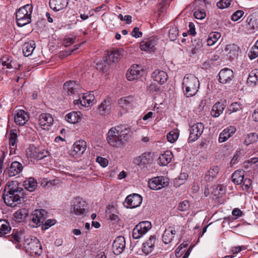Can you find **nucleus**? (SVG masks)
Segmentation results:
<instances>
[{
  "instance_id": "obj_1",
  "label": "nucleus",
  "mask_w": 258,
  "mask_h": 258,
  "mask_svg": "<svg viewBox=\"0 0 258 258\" xmlns=\"http://www.w3.org/2000/svg\"><path fill=\"white\" fill-rule=\"evenodd\" d=\"M3 198L6 205L14 207L24 198L23 189L19 186L17 181H9L5 188Z\"/></svg>"
},
{
  "instance_id": "obj_2",
  "label": "nucleus",
  "mask_w": 258,
  "mask_h": 258,
  "mask_svg": "<svg viewBox=\"0 0 258 258\" xmlns=\"http://www.w3.org/2000/svg\"><path fill=\"white\" fill-rule=\"evenodd\" d=\"M129 132V129L126 127H112L107 133V142L112 147L120 148L127 141Z\"/></svg>"
},
{
  "instance_id": "obj_3",
  "label": "nucleus",
  "mask_w": 258,
  "mask_h": 258,
  "mask_svg": "<svg viewBox=\"0 0 258 258\" xmlns=\"http://www.w3.org/2000/svg\"><path fill=\"white\" fill-rule=\"evenodd\" d=\"M182 87L184 94L187 97H192L198 92L200 82L194 75L186 74L183 79Z\"/></svg>"
},
{
  "instance_id": "obj_4",
  "label": "nucleus",
  "mask_w": 258,
  "mask_h": 258,
  "mask_svg": "<svg viewBox=\"0 0 258 258\" xmlns=\"http://www.w3.org/2000/svg\"><path fill=\"white\" fill-rule=\"evenodd\" d=\"M32 11V6L27 4L20 8L16 12V22L19 27H23L31 22Z\"/></svg>"
},
{
  "instance_id": "obj_5",
  "label": "nucleus",
  "mask_w": 258,
  "mask_h": 258,
  "mask_svg": "<svg viewBox=\"0 0 258 258\" xmlns=\"http://www.w3.org/2000/svg\"><path fill=\"white\" fill-rule=\"evenodd\" d=\"M23 245L26 251L32 255L40 256L42 253V245L39 239L35 237H24Z\"/></svg>"
},
{
  "instance_id": "obj_6",
  "label": "nucleus",
  "mask_w": 258,
  "mask_h": 258,
  "mask_svg": "<svg viewBox=\"0 0 258 258\" xmlns=\"http://www.w3.org/2000/svg\"><path fill=\"white\" fill-rule=\"evenodd\" d=\"M169 184L168 178L159 176L150 179L148 182V187L152 190H158L167 186Z\"/></svg>"
},
{
  "instance_id": "obj_7",
  "label": "nucleus",
  "mask_w": 258,
  "mask_h": 258,
  "mask_svg": "<svg viewBox=\"0 0 258 258\" xmlns=\"http://www.w3.org/2000/svg\"><path fill=\"white\" fill-rule=\"evenodd\" d=\"M152 228L150 222L144 221L140 222L133 229L132 235L135 239H139L144 235Z\"/></svg>"
},
{
  "instance_id": "obj_8",
  "label": "nucleus",
  "mask_w": 258,
  "mask_h": 258,
  "mask_svg": "<svg viewBox=\"0 0 258 258\" xmlns=\"http://www.w3.org/2000/svg\"><path fill=\"white\" fill-rule=\"evenodd\" d=\"M46 212L43 209L36 210L32 212L30 217V225L33 227H36L42 223L45 219Z\"/></svg>"
},
{
  "instance_id": "obj_9",
  "label": "nucleus",
  "mask_w": 258,
  "mask_h": 258,
  "mask_svg": "<svg viewBox=\"0 0 258 258\" xmlns=\"http://www.w3.org/2000/svg\"><path fill=\"white\" fill-rule=\"evenodd\" d=\"M204 130V124L198 122L193 124L189 128L188 140L190 142H195L202 135Z\"/></svg>"
},
{
  "instance_id": "obj_10",
  "label": "nucleus",
  "mask_w": 258,
  "mask_h": 258,
  "mask_svg": "<svg viewBox=\"0 0 258 258\" xmlns=\"http://www.w3.org/2000/svg\"><path fill=\"white\" fill-rule=\"evenodd\" d=\"M142 202V197L139 194H134L128 196L123 203L127 208H135L140 206Z\"/></svg>"
},
{
  "instance_id": "obj_11",
  "label": "nucleus",
  "mask_w": 258,
  "mask_h": 258,
  "mask_svg": "<svg viewBox=\"0 0 258 258\" xmlns=\"http://www.w3.org/2000/svg\"><path fill=\"white\" fill-rule=\"evenodd\" d=\"M87 148V143L82 140L77 141L70 151V155L73 157L80 156L84 153Z\"/></svg>"
},
{
  "instance_id": "obj_12",
  "label": "nucleus",
  "mask_w": 258,
  "mask_h": 258,
  "mask_svg": "<svg viewBox=\"0 0 258 258\" xmlns=\"http://www.w3.org/2000/svg\"><path fill=\"white\" fill-rule=\"evenodd\" d=\"M233 78L234 74L233 71L228 68L222 69L217 76L218 81L223 84L230 83Z\"/></svg>"
},
{
  "instance_id": "obj_13",
  "label": "nucleus",
  "mask_w": 258,
  "mask_h": 258,
  "mask_svg": "<svg viewBox=\"0 0 258 258\" xmlns=\"http://www.w3.org/2000/svg\"><path fill=\"white\" fill-rule=\"evenodd\" d=\"M53 118L51 114L47 113H41L39 117V124L42 129L48 131L52 125Z\"/></svg>"
},
{
  "instance_id": "obj_14",
  "label": "nucleus",
  "mask_w": 258,
  "mask_h": 258,
  "mask_svg": "<svg viewBox=\"0 0 258 258\" xmlns=\"http://www.w3.org/2000/svg\"><path fill=\"white\" fill-rule=\"evenodd\" d=\"M157 42V40L154 38H147L141 42L140 47L142 51L154 52Z\"/></svg>"
},
{
  "instance_id": "obj_15",
  "label": "nucleus",
  "mask_w": 258,
  "mask_h": 258,
  "mask_svg": "<svg viewBox=\"0 0 258 258\" xmlns=\"http://www.w3.org/2000/svg\"><path fill=\"white\" fill-rule=\"evenodd\" d=\"M63 89L68 95H75L79 93L81 87L76 81H69L63 84Z\"/></svg>"
},
{
  "instance_id": "obj_16",
  "label": "nucleus",
  "mask_w": 258,
  "mask_h": 258,
  "mask_svg": "<svg viewBox=\"0 0 258 258\" xmlns=\"http://www.w3.org/2000/svg\"><path fill=\"white\" fill-rule=\"evenodd\" d=\"M246 23L250 30L253 32L258 31V11L251 13L247 17Z\"/></svg>"
},
{
  "instance_id": "obj_17",
  "label": "nucleus",
  "mask_w": 258,
  "mask_h": 258,
  "mask_svg": "<svg viewBox=\"0 0 258 258\" xmlns=\"http://www.w3.org/2000/svg\"><path fill=\"white\" fill-rule=\"evenodd\" d=\"M125 246V239L123 236L117 237L114 241L112 245L113 252L115 255L122 252Z\"/></svg>"
},
{
  "instance_id": "obj_18",
  "label": "nucleus",
  "mask_w": 258,
  "mask_h": 258,
  "mask_svg": "<svg viewBox=\"0 0 258 258\" xmlns=\"http://www.w3.org/2000/svg\"><path fill=\"white\" fill-rule=\"evenodd\" d=\"M94 99V96L93 94L89 93L84 94L82 97L79 99L75 100V104H80L82 106L89 107L93 105V101Z\"/></svg>"
},
{
  "instance_id": "obj_19",
  "label": "nucleus",
  "mask_w": 258,
  "mask_h": 258,
  "mask_svg": "<svg viewBox=\"0 0 258 258\" xmlns=\"http://www.w3.org/2000/svg\"><path fill=\"white\" fill-rule=\"evenodd\" d=\"M29 119V115L25 111L18 109L15 112V122L20 125H24Z\"/></svg>"
},
{
  "instance_id": "obj_20",
  "label": "nucleus",
  "mask_w": 258,
  "mask_h": 258,
  "mask_svg": "<svg viewBox=\"0 0 258 258\" xmlns=\"http://www.w3.org/2000/svg\"><path fill=\"white\" fill-rule=\"evenodd\" d=\"M111 100L109 98H106L98 107V112L101 116H105L111 112Z\"/></svg>"
},
{
  "instance_id": "obj_21",
  "label": "nucleus",
  "mask_w": 258,
  "mask_h": 258,
  "mask_svg": "<svg viewBox=\"0 0 258 258\" xmlns=\"http://www.w3.org/2000/svg\"><path fill=\"white\" fill-rule=\"evenodd\" d=\"M236 131V127L233 125H230L225 129L220 134L219 136V142L223 143L226 141L229 138L232 137Z\"/></svg>"
},
{
  "instance_id": "obj_22",
  "label": "nucleus",
  "mask_w": 258,
  "mask_h": 258,
  "mask_svg": "<svg viewBox=\"0 0 258 258\" xmlns=\"http://www.w3.org/2000/svg\"><path fill=\"white\" fill-rule=\"evenodd\" d=\"M86 203L81 199L77 198L74 203L73 213L77 215H82L85 212Z\"/></svg>"
},
{
  "instance_id": "obj_23",
  "label": "nucleus",
  "mask_w": 258,
  "mask_h": 258,
  "mask_svg": "<svg viewBox=\"0 0 258 258\" xmlns=\"http://www.w3.org/2000/svg\"><path fill=\"white\" fill-rule=\"evenodd\" d=\"M140 67L139 66L133 65L126 73L127 79L130 81L138 79L140 77Z\"/></svg>"
},
{
  "instance_id": "obj_24",
  "label": "nucleus",
  "mask_w": 258,
  "mask_h": 258,
  "mask_svg": "<svg viewBox=\"0 0 258 258\" xmlns=\"http://www.w3.org/2000/svg\"><path fill=\"white\" fill-rule=\"evenodd\" d=\"M123 50L115 49L108 51L106 60L108 63L117 62L122 56Z\"/></svg>"
},
{
  "instance_id": "obj_25",
  "label": "nucleus",
  "mask_w": 258,
  "mask_h": 258,
  "mask_svg": "<svg viewBox=\"0 0 258 258\" xmlns=\"http://www.w3.org/2000/svg\"><path fill=\"white\" fill-rule=\"evenodd\" d=\"M83 115L80 111H72L67 113L65 116L66 120L70 123L75 124L80 122Z\"/></svg>"
},
{
  "instance_id": "obj_26",
  "label": "nucleus",
  "mask_w": 258,
  "mask_h": 258,
  "mask_svg": "<svg viewBox=\"0 0 258 258\" xmlns=\"http://www.w3.org/2000/svg\"><path fill=\"white\" fill-rule=\"evenodd\" d=\"M50 8L54 11H59L66 8L69 3V0H49Z\"/></svg>"
},
{
  "instance_id": "obj_27",
  "label": "nucleus",
  "mask_w": 258,
  "mask_h": 258,
  "mask_svg": "<svg viewBox=\"0 0 258 258\" xmlns=\"http://www.w3.org/2000/svg\"><path fill=\"white\" fill-rule=\"evenodd\" d=\"M156 237L155 236H150L149 238L143 244L142 250L146 254L150 253L154 249Z\"/></svg>"
},
{
  "instance_id": "obj_28",
  "label": "nucleus",
  "mask_w": 258,
  "mask_h": 258,
  "mask_svg": "<svg viewBox=\"0 0 258 258\" xmlns=\"http://www.w3.org/2000/svg\"><path fill=\"white\" fill-rule=\"evenodd\" d=\"M135 102V98L132 96H128L120 98L118 103L120 107L128 110L132 107Z\"/></svg>"
},
{
  "instance_id": "obj_29",
  "label": "nucleus",
  "mask_w": 258,
  "mask_h": 258,
  "mask_svg": "<svg viewBox=\"0 0 258 258\" xmlns=\"http://www.w3.org/2000/svg\"><path fill=\"white\" fill-rule=\"evenodd\" d=\"M176 234L175 228L173 227H169L166 228L162 235V240L165 244L170 243Z\"/></svg>"
},
{
  "instance_id": "obj_30",
  "label": "nucleus",
  "mask_w": 258,
  "mask_h": 258,
  "mask_svg": "<svg viewBox=\"0 0 258 258\" xmlns=\"http://www.w3.org/2000/svg\"><path fill=\"white\" fill-rule=\"evenodd\" d=\"M152 77L154 81L160 84H163L166 82L168 78L166 72L159 70L155 71L153 73Z\"/></svg>"
},
{
  "instance_id": "obj_31",
  "label": "nucleus",
  "mask_w": 258,
  "mask_h": 258,
  "mask_svg": "<svg viewBox=\"0 0 258 258\" xmlns=\"http://www.w3.org/2000/svg\"><path fill=\"white\" fill-rule=\"evenodd\" d=\"M158 154L154 152H145L139 156L138 161H153L157 160Z\"/></svg>"
},
{
  "instance_id": "obj_32",
  "label": "nucleus",
  "mask_w": 258,
  "mask_h": 258,
  "mask_svg": "<svg viewBox=\"0 0 258 258\" xmlns=\"http://www.w3.org/2000/svg\"><path fill=\"white\" fill-rule=\"evenodd\" d=\"M23 166L20 162H12L9 169L10 176H14L20 173L22 170Z\"/></svg>"
},
{
  "instance_id": "obj_33",
  "label": "nucleus",
  "mask_w": 258,
  "mask_h": 258,
  "mask_svg": "<svg viewBox=\"0 0 258 258\" xmlns=\"http://www.w3.org/2000/svg\"><path fill=\"white\" fill-rule=\"evenodd\" d=\"M225 105L220 102H217L212 107L211 114L214 117H217L222 113L224 109Z\"/></svg>"
},
{
  "instance_id": "obj_34",
  "label": "nucleus",
  "mask_w": 258,
  "mask_h": 258,
  "mask_svg": "<svg viewBox=\"0 0 258 258\" xmlns=\"http://www.w3.org/2000/svg\"><path fill=\"white\" fill-rule=\"evenodd\" d=\"M28 215V210L25 208L20 209L13 214V219L17 222L24 221Z\"/></svg>"
},
{
  "instance_id": "obj_35",
  "label": "nucleus",
  "mask_w": 258,
  "mask_h": 258,
  "mask_svg": "<svg viewBox=\"0 0 258 258\" xmlns=\"http://www.w3.org/2000/svg\"><path fill=\"white\" fill-rule=\"evenodd\" d=\"M35 48V43L34 41L31 40L26 42L23 46V52L25 56L31 55Z\"/></svg>"
},
{
  "instance_id": "obj_36",
  "label": "nucleus",
  "mask_w": 258,
  "mask_h": 258,
  "mask_svg": "<svg viewBox=\"0 0 258 258\" xmlns=\"http://www.w3.org/2000/svg\"><path fill=\"white\" fill-rule=\"evenodd\" d=\"M24 186L27 190L32 192L37 186V181L35 178L30 177L24 181Z\"/></svg>"
},
{
  "instance_id": "obj_37",
  "label": "nucleus",
  "mask_w": 258,
  "mask_h": 258,
  "mask_svg": "<svg viewBox=\"0 0 258 258\" xmlns=\"http://www.w3.org/2000/svg\"><path fill=\"white\" fill-rule=\"evenodd\" d=\"M219 171V168L217 166H213L207 172L205 176V180L206 181H213L214 178L216 176Z\"/></svg>"
},
{
  "instance_id": "obj_38",
  "label": "nucleus",
  "mask_w": 258,
  "mask_h": 258,
  "mask_svg": "<svg viewBox=\"0 0 258 258\" xmlns=\"http://www.w3.org/2000/svg\"><path fill=\"white\" fill-rule=\"evenodd\" d=\"M192 47L190 50L191 54L199 53L202 50L203 42L200 39H195L192 41Z\"/></svg>"
},
{
  "instance_id": "obj_39",
  "label": "nucleus",
  "mask_w": 258,
  "mask_h": 258,
  "mask_svg": "<svg viewBox=\"0 0 258 258\" xmlns=\"http://www.w3.org/2000/svg\"><path fill=\"white\" fill-rule=\"evenodd\" d=\"M11 229L9 223L6 220H0V237L9 233Z\"/></svg>"
},
{
  "instance_id": "obj_40",
  "label": "nucleus",
  "mask_w": 258,
  "mask_h": 258,
  "mask_svg": "<svg viewBox=\"0 0 258 258\" xmlns=\"http://www.w3.org/2000/svg\"><path fill=\"white\" fill-rule=\"evenodd\" d=\"M244 178V172L241 170L235 171L232 175V180L236 184H240L242 183Z\"/></svg>"
},
{
  "instance_id": "obj_41",
  "label": "nucleus",
  "mask_w": 258,
  "mask_h": 258,
  "mask_svg": "<svg viewBox=\"0 0 258 258\" xmlns=\"http://www.w3.org/2000/svg\"><path fill=\"white\" fill-rule=\"evenodd\" d=\"M2 64L8 69H17L16 63L13 61L11 57L8 56H4L1 58Z\"/></svg>"
},
{
  "instance_id": "obj_42",
  "label": "nucleus",
  "mask_w": 258,
  "mask_h": 258,
  "mask_svg": "<svg viewBox=\"0 0 258 258\" xmlns=\"http://www.w3.org/2000/svg\"><path fill=\"white\" fill-rule=\"evenodd\" d=\"M188 175L186 173H182L174 179L173 180V184L175 187H178L181 185L184 184L186 181Z\"/></svg>"
},
{
  "instance_id": "obj_43",
  "label": "nucleus",
  "mask_w": 258,
  "mask_h": 258,
  "mask_svg": "<svg viewBox=\"0 0 258 258\" xmlns=\"http://www.w3.org/2000/svg\"><path fill=\"white\" fill-rule=\"evenodd\" d=\"M221 34L218 32L211 33L207 39V44L209 46L213 45L220 38Z\"/></svg>"
},
{
  "instance_id": "obj_44",
  "label": "nucleus",
  "mask_w": 258,
  "mask_h": 258,
  "mask_svg": "<svg viewBox=\"0 0 258 258\" xmlns=\"http://www.w3.org/2000/svg\"><path fill=\"white\" fill-rule=\"evenodd\" d=\"M173 158L172 153L170 151H166L160 155L158 154L157 160H159L160 161H171Z\"/></svg>"
},
{
  "instance_id": "obj_45",
  "label": "nucleus",
  "mask_w": 258,
  "mask_h": 258,
  "mask_svg": "<svg viewBox=\"0 0 258 258\" xmlns=\"http://www.w3.org/2000/svg\"><path fill=\"white\" fill-rule=\"evenodd\" d=\"M226 50L228 51L230 57H233L238 55V47L234 44H229L226 46Z\"/></svg>"
},
{
  "instance_id": "obj_46",
  "label": "nucleus",
  "mask_w": 258,
  "mask_h": 258,
  "mask_svg": "<svg viewBox=\"0 0 258 258\" xmlns=\"http://www.w3.org/2000/svg\"><path fill=\"white\" fill-rule=\"evenodd\" d=\"M39 149L33 145H31L27 151V156L33 159H36Z\"/></svg>"
},
{
  "instance_id": "obj_47",
  "label": "nucleus",
  "mask_w": 258,
  "mask_h": 258,
  "mask_svg": "<svg viewBox=\"0 0 258 258\" xmlns=\"http://www.w3.org/2000/svg\"><path fill=\"white\" fill-rule=\"evenodd\" d=\"M258 140V135L256 133H252L248 134L247 137L245 139L244 142L246 145H248L249 144L256 142Z\"/></svg>"
},
{
  "instance_id": "obj_48",
  "label": "nucleus",
  "mask_w": 258,
  "mask_h": 258,
  "mask_svg": "<svg viewBox=\"0 0 258 258\" xmlns=\"http://www.w3.org/2000/svg\"><path fill=\"white\" fill-rule=\"evenodd\" d=\"M178 35V30L177 27L173 26L169 30V38L171 41L176 39Z\"/></svg>"
},
{
  "instance_id": "obj_49",
  "label": "nucleus",
  "mask_w": 258,
  "mask_h": 258,
  "mask_svg": "<svg viewBox=\"0 0 258 258\" xmlns=\"http://www.w3.org/2000/svg\"><path fill=\"white\" fill-rule=\"evenodd\" d=\"M178 138V134L174 131L170 132L167 135V139L171 143L175 142Z\"/></svg>"
},
{
  "instance_id": "obj_50",
  "label": "nucleus",
  "mask_w": 258,
  "mask_h": 258,
  "mask_svg": "<svg viewBox=\"0 0 258 258\" xmlns=\"http://www.w3.org/2000/svg\"><path fill=\"white\" fill-rule=\"evenodd\" d=\"M16 130H11L10 133L9 144L11 146H14L16 145L17 140V135Z\"/></svg>"
},
{
  "instance_id": "obj_51",
  "label": "nucleus",
  "mask_w": 258,
  "mask_h": 258,
  "mask_svg": "<svg viewBox=\"0 0 258 258\" xmlns=\"http://www.w3.org/2000/svg\"><path fill=\"white\" fill-rule=\"evenodd\" d=\"M242 109V105L237 102L232 103L229 107L228 111L229 113L231 114L233 112H236Z\"/></svg>"
},
{
  "instance_id": "obj_52",
  "label": "nucleus",
  "mask_w": 258,
  "mask_h": 258,
  "mask_svg": "<svg viewBox=\"0 0 258 258\" xmlns=\"http://www.w3.org/2000/svg\"><path fill=\"white\" fill-rule=\"evenodd\" d=\"M255 73H258V71L256 70L252 71L249 74L247 78V83L250 84V85H255L257 81L258 80L257 78H255Z\"/></svg>"
},
{
  "instance_id": "obj_53",
  "label": "nucleus",
  "mask_w": 258,
  "mask_h": 258,
  "mask_svg": "<svg viewBox=\"0 0 258 258\" xmlns=\"http://www.w3.org/2000/svg\"><path fill=\"white\" fill-rule=\"evenodd\" d=\"M28 235L25 236L24 233L22 231L18 232L16 231L15 233L13 231V237L14 240L17 242H21L22 239H24V237H27Z\"/></svg>"
},
{
  "instance_id": "obj_54",
  "label": "nucleus",
  "mask_w": 258,
  "mask_h": 258,
  "mask_svg": "<svg viewBox=\"0 0 258 258\" xmlns=\"http://www.w3.org/2000/svg\"><path fill=\"white\" fill-rule=\"evenodd\" d=\"M244 12L242 10H237L231 16V19L233 21L239 20L244 15Z\"/></svg>"
},
{
  "instance_id": "obj_55",
  "label": "nucleus",
  "mask_w": 258,
  "mask_h": 258,
  "mask_svg": "<svg viewBox=\"0 0 258 258\" xmlns=\"http://www.w3.org/2000/svg\"><path fill=\"white\" fill-rule=\"evenodd\" d=\"M49 156V152L46 150L39 149L36 160H40Z\"/></svg>"
},
{
  "instance_id": "obj_56",
  "label": "nucleus",
  "mask_w": 258,
  "mask_h": 258,
  "mask_svg": "<svg viewBox=\"0 0 258 258\" xmlns=\"http://www.w3.org/2000/svg\"><path fill=\"white\" fill-rule=\"evenodd\" d=\"M189 202L185 200L179 204L178 209L181 211H186L189 209Z\"/></svg>"
},
{
  "instance_id": "obj_57",
  "label": "nucleus",
  "mask_w": 258,
  "mask_h": 258,
  "mask_svg": "<svg viewBox=\"0 0 258 258\" xmlns=\"http://www.w3.org/2000/svg\"><path fill=\"white\" fill-rule=\"evenodd\" d=\"M231 2V0H221L217 3V6L219 9H225L230 6Z\"/></svg>"
},
{
  "instance_id": "obj_58",
  "label": "nucleus",
  "mask_w": 258,
  "mask_h": 258,
  "mask_svg": "<svg viewBox=\"0 0 258 258\" xmlns=\"http://www.w3.org/2000/svg\"><path fill=\"white\" fill-rule=\"evenodd\" d=\"M258 56V48L253 46L250 49L248 53L249 58L252 60Z\"/></svg>"
},
{
  "instance_id": "obj_59",
  "label": "nucleus",
  "mask_w": 258,
  "mask_h": 258,
  "mask_svg": "<svg viewBox=\"0 0 258 258\" xmlns=\"http://www.w3.org/2000/svg\"><path fill=\"white\" fill-rule=\"evenodd\" d=\"M76 37H67L63 40V44L66 47H68L75 42Z\"/></svg>"
},
{
  "instance_id": "obj_60",
  "label": "nucleus",
  "mask_w": 258,
  "mask_h": 258,
  "mask_svg": "<svg viewBox=\"0 0 258 258\" xmlns=\"http://www.w3.org/2000/svg\"><path fill=\"white\" fill-rule=\"evenodd\" d=\"M194 16L197 19L202 20L206 17V14L204 11L198 10L194 13Z\"/></svg>"
},
{
  "instance_id": "obj_61",
  "label": "nucleus",
  "mask_w": 258,
  "mask_h": 258,
  "mask_svg": "<svg viewBox=\"0 0 258 258\" xmlns=\"http://www.w3.org/2000/svg\"><path fill=\"white\" fill-rule=\"evenodd\" d=\"M118 19L121 21H125L127 24H131L132 22V17L131 15H125L123 16L122 14L118 16Z\"/></svg>"
},
{
  "instance_id": "obj_62",
  "label": "nucleus",
  "mask_w": 258,
  "mask_h": 258,
  "mask_svg": "<svg viewBox=\"0 0 258 258\" xmlns=\"http://www.w3.org/2000/svg\"><path fill=\"white\" fill-rule=\"evenodd\" d=\"M147 89L150 93L158 92L159 91V88L155 84H151L147 86Z\"/></svg>"
},
{
  "instance_id": "obj_63",
  "label": "nucleus",
  "mask_w": 258,
  "mask_h": 258,
  "mask_svg": "<svg viewBox=\"0 0 258 258\" xmlns=\"http://www.w3.org/2000/svg\"><path fill=\"white\" fill-rule=\"evenodd\" d=\"M132 36L136 38H139L142 36V32L140 31L138 27H135L134 28L132 32Z\"/></svg>"
},
{
  "instance_id": "obj_64",
  "label": "nucleus",
  "mask_w": 258,
  "mask_h": 258,
  "mask_svg": "<svg viewBox=\"0 0 258 258\" xmlns=\"http://www.w3.org/2000/svg\"><path fill=\"white\" fill-rule=\"evenodd\" d=\"M251 180L248 178L243 179L242 181V188L243 189H248L251 185Z\"/></svg>"
}]
</instances>
